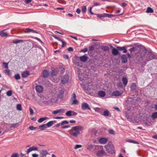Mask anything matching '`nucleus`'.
<instances>
[{
	"label": "nucleus",
	"mask_w": 157,
	"mask_h": 157,
	"mask_svg": "<svg viewBox=\"0 0 157 157\" xmlns=\"http://www.w3.org/2000/svg\"><path fill=\"white\" fill-rule=\"evenodd\" d=\"M6 94L8 96H11L12 95V91L11 90L8 91L6 92Z\"/></svg>",
	"instance_id": "obj_43"
},
{
	"label": "nucleus",
	"mask_w": 157,
	"mask_h": 157,
	"mask_svg": "<svg viewBox=\"0 0 157 157\" xmlns=\"http://www.w3.org/2000/svg\"><path fill=\"white\" fill-rule=\"evenodd\" d=\"M22 41V40H14L13 41V43L15 44H17L21 42Z\"/></svg>",
	"instance_id": "obj_40"
},
{
	"label": "nucleus",
	"mask_w": 157,
	"mask_h": 157,
	"mask_svg": "<svg viewBox=\"0 0 157 157\" xmlns=\"http://www.w3.org/2000/svg\"><path fill=\"white\" fill-rule=\"evenodd\" d=\"M29 75V72L28 71H26L23 72L22 74L21 75L22 77L25 78L26 77Z\"/></svg>",
	"instance_id": "obj_18"
},
{
	"label": "nucleus",
	"mask_w": 157,
	"mask_h": 157,
	"mask_svg": "<svg viewBox=\"0 0 157 157\" xmlns=\"http://www.w3.org/2000/svg\"><path fill=\"white\" fill-rule=\"evenodd\" d=\"M40 153L42 157H44L48 154V152L46 150H43L41 151Z\"/></svg>",
	"instance_id": "obj_19"
},
{
	"label": "nucleus",
	"mask_w": 157,
	"mask_h": 157,
	"mask_svg": "<svg viewBox=\"0 0 157 157\" xmlns=\"http://www.w3.org/2000/svg\"><path fill=\"white\" fill-rule=\"evenodd\" d=\"M98 95L101 97H104L105 95V93L102 91H101L98 92Z\"/></svg>",
	"instance_id": "obj_25"
},
{
	"label": "nucleus",
	"mask_w": 157,
	"mask_h": 157,
	"mask_svg": "<svg viewBox=\"0 0 157 157\" xmlns=\"http://www.w3.org/2000/svg\"><path fill=\"white\" fill-rule=\"evenodd\" d=\"M92 8H93V7H91L89 10V11L90 13L92 15H93L94 14V13L92 11Z\"/></svg>",
	"instance_id": "obj_56"
},
{
	"label": "nucleus",
	"mask_w": 157,
	"mask_h": 157,
	"mask_svg": "<svg viewBox=\"0 0 157 157\" xmlns=\"http://www.w3.org/2000/svg\"><path fill=\"white\" fill-rule=\"evenodd\" d=\"M68 122L66 121H63V122H62L61 124V125H63L64 124H68Z\"/></svg>",
	"instance_id": "obj_52"
},
{
	"label": "nucleus",
	"mask_w": 157,
	"mask_h": 157,
	"mask_svg": "<svg viewBox=\"0 0 157 157\" xmlns=\"http://www.w3.org/2000/svg\"><path fill=\"white\" fill-rule=\"evenodd\" d=\"M18 154L17 153H14L13 154L11 157H18Z\"/></svg>",
	"instance_id": "obj_48"
},
{
	"label": "nucleus",
	"mask_w": 157,
	"mask_h": 157,
	"mask_svg": "<svg viewBox=\"0 0 157 157\" xmlns=\"http://www.w3.org/2000/svg\"><path fill=\"white\" fill-rule=\"evenodd\" d=\"M5 29H4L0 31V36L2 37H5L7 36H8V33L7 32H5Z\"/></svg>",
	"instance_id": "obj_14"
},
{
	"label": "nucleus",
	"mask_w": 157,
	"mask_h": 157,
	"mask_svg": "<svg viewBox=\"0 0 157 157\" xmlns=\"http://www.w3.org/2000/svg\"><path fill=\"white\" fill-rule=\"evenodd\" d=\"M122 81L124 85L126 86L128 82L127 79L126 78L124 77L122 78Z\"/></svg>",
	"instance_id": "obj_31"
},
{
	"label": "nucleus",
	"mask_w": 157,
	"mask_h": 157,
	"mask_svg": "<svg viewBox=\"0 0 157 157\" xmlns=\"http://www.w3.org/2000/svg\"><path fill=\"white\" fill-rule=\"evenodd\" d=\"M127 5V4L126 3H124V2H123L122 4V5L121 6H123V7H124V6H126Z\"/></svg>",
	"instance_id": "obj_63"
},
{
	"label": "nucleus",
	"mask_w": 157,
	"mask_h": 157,
	"mask_svg": "<svg viewBox=\"0 0 157 157\" xmlns=\"http://www.w3.org/2000/svg\"><path fill=\"white\" fill-rule=\"evenodd\" d=\"M136 86L135 83H133L131 87V89H135L136 87Z\"/></svg>",
	"instance_id": "obj_44"
},
{
	"label": "nucleus",
	"mask_w": 157,
	"mask_h": 157,
	"mask_svg": "<svg viewBox=\"0 0 157 157\" xmlns=\"http://www.w3.org/2000/svg\"><path fill=\"white\" fill-rule=\"evenodd\" d=\"M29 111H30V115H33L34 113V112H33V109L31 107L29 108Z\"/></svg>",
	"instance_id": "obj_47"
},
{
	"label": "nucleus",
	"mask_w": 157,
	"mask_h": 157,
	"mask_svg": "<svg viewBox=\"0 0 157 157\" xmlns=\"http://www.w3.org/2000/svg\"><path fill=\"white\" fill-rule=\"evenodd\" d=\"M55 121H51L48 122L46 124L47 127H49L52 126Z\"/></svg>",
	"instance_id": "obj_27"
},
{
	"label": "nucleus",
	"mask_w": 157,
	"mask_h": 157,
	"mask_svg": "<svg viewBox=\"0 0 157 157\" xmlns=\"http://www.w3.org/2000/svg\"><path fill=\"white\" fill-rule=\"evenodd\" d=\"M154 58L153 55L150 53H149L147 55V56L146 59V61H148Z\"/></svg>",
	"instance_id": "obj_13"
},
{
	"label": "nucleus",
	"mask_w": 157,
	"mask_h": 157,
	"mask_svg": "<svg viewBox=\"0 0 157 157\" xmlns=\"http://www.w3.org/2000/svg\"><path fill=\"white\" fill-rule=\"evenodd\" d=\"M112 53L113 55H117L118 54V51L115 48H113L112 50Z\"/></svg>",
	"instance_id": "obj_32"
},
{
	"label": "nucleus",
	"mask_w": 157,
	"mask_h": 157,
	"mask_svg": "<svg viewBox=\"0 0 157 157\" xmlns=\"http://www.w3.org/2000/svg\"><path fill=\"white\" fill-rule=\"evenodd\" d=\"M94 147V145L92 144L89 145L87 147V149L88 150H90Z\"/></svg>",
	"instance_id": "obj_35"
},
{
	"label": "nucleus",
	"mask_w": 157,
	"mask_h": 157,
	"mask_svg": "<svg viewBox=\"0 0 157 157\" xmlns=\"http://www.w3.org/2000/svg\"><path fill=\"white\" fill-rule=\"evenodd\" d=\"M152 117L154 119L156 118L157 117V112L153 113L152 115Z\"/></svg>",
	"instance_id": "obj_39"
},
{
	"label": "nucleus",
	"mask_w": 157,
	"mask_h": 157,
	"mask_svg": "<svg viewBox=\"0 0 157 157\" xmlns=\"http://www.w3.org/2000/svg\"><path fill=\"white\" fill-rule=\"evenodd\" d=\"M35 88L36 91L39 93H42L43 91V87L40 85H38L36 86Z\"/></svg>",
	"instance_id": "obj_8"
},
{
	"label": "nucleus",
	"mask_w": 157,
	"mask_h": 157,
	"mask_svg": "<svg viewBox=\"0 0 157 157\" xmlns=\"http://www.w3.org/2000/svg\"><path fill=\"white\" fill-rule=\"evenodd\" d=\"M88 50V49L87 48H85L83 49L81 51V52H82L84 53H85L87 52Z\"/></svg>",
	"instance_id": "obj_50"
},
{
	"label": "nucleus",
	"mask_w": 157,
	"mask_h": 157,
	"mask_svg": "<svg viewBox=\"0 0 157 157\" xmlns=\"http://www.w3.org/2000/svg\"><path fill=\"white\" fill-rule=\"evenodd\" d=\"M76 12L78 14H79L81 12V10L80 9H79V8L77 9L76 10Z\"/></svg>",
	"instance_id": "obj_57"
},
{
	"label": "nucleus",
	"mask_w": 157,
	"mask_h": 157,
	"mask_svg": "<svg viewBox=\"0 0 157 157\" xmlns=\"http://www.w3.org/2000/svg\"><path fill=\"white\" fill-rule=\"evenodd\" d=\"M109 132L110 134L114 135L115 134L114 131L112 129H109Z\"/></svg>",
	"instance_id": "obj_38"
},
{
	"label": "nucleus",
	"mask_w": 157,
	"mask_h": 157,
	"mask_svg": "<svg viewBox=\"0 0 157 157\" xmlns=\"http://www.w3.org/2000/svg\"><path fill=\"white\" fill-rule=\"evenodd\" d=\"M63 94L64 92L63 91H62L59 92L58 94V98L62 99L63 97Z\"/></svg>",
	"instance_id": "obj_28"
},
{
	"label": "nucleus",
	"mask_w": 157,
	"mask_h": 157,
	"mask_svg": "<svg viewBox=\"0 0 157 157\" xmlns=\"http://www.w3.org/2000/svg\"><path fill=\"white\" fill-rule=\"evenodd\" d=\"M82 147V145H81L77 144L75 145V147H74V148L75 149H76L78 148H81Z\"/></svg>",
	"instance_id": "obj_46"
},
{
	"label": "nucleus",
	"mask_w": 157,
	"mask_h": 157,
	"mask_svg": "<svg viewBox=\"0 0 157 157\" xmlns=\"http://www.w3.org/2000/svg\"><path fill=\"white\" fill-rule=\"evenodd\" d=\"M69 77L68 75H66L63 76L61 78V82L63 84L67 83L68 81Z\"/></svg>",
	"instance_id": "obj_4"
},
{
	"label": "nucleus",
	"mask_w": 157,
	"mask_h": 157,
	"mask_svg": "<svg viewBox=\"0 0 157 157\" xmlns=\"http://www.w3.org/2000/svg\"><path fill=\"white\" fill-rule=\"evenodd\" d=\"M146 12L147 13H152L153 12V10L151 8L148 7L147 8Z\"/></svg>",
	"instance_id": "obj_33"
},
{
	"label": "nucleus",
	"mask_w": 157,
	"mask_h": 157,
	"mask_svg": "<svg viewBox=\"0 0 157 157\" xmlns=\"http://www.w3.org/2000/svg\"><path fill=\"white\" fill-rule=\"evenodd\" d=\"M18 126V123H15V124H11V125L10 127L11 128H14L15 127H17Z\"/></svg>",
	"instance_id": "obj_37"
},
{
	"label": "nucleus",
	"mask_w": 157,
	"mask_h": 157,
	"mask_svg": "<svg viewBox=\"0 0 157 157\" xmlns=\"http://www.w3.org/2000/svg\"><path fill=\"white\" fill-rule=\"evenodd\" d=\"M54 118L56 119H61L63 118V117H55Z\"/></svg>",
	"instance_id": "obj_58"
},
{
	"label": "nucleus",
	"mask_w": 157,
	"mask_h": 157,
	"mask_svg": "<svg viewBox=\"0 0 157 157\" xmlns=\"http://www.w3.org/2000/svg\"><path fill=\"white\" fill-rule=\"evenodd\" d=\"M25 32L26 33H36L37 34H39V33L38 32L33 30V29L29 28L26 29L25 30Z\"/></svg>",
	"instance_id": "obj_12"
},
{
	"label": "nucleus",
	"mask_w": 157,
	"mask_h": 157,
	"mask_svg": "<svg viewBox=\"0 0 157 157\" xmlns=\"http://www.w3.org/2000/svg\"><path fill=\"white\" fill-rule=\"evenodd\" d=\"M5 72L8 75H9L10 74V71L9 70H5Z\"/></svg>",
	"instance_id": "obj_60"
},
{
	"label": "nucleus",
	"mask_w": 157,
	"mask_h": 157,
	"mask_svg": "<svg viewBox=\"0 0 157 157\" xmlns=\"http://www.w3.org/2000/svg\"><path fill=\"white\" fill-rule=\"evenodd\" d=\"M17 109L18 110H21L22 109H21V105L20 104H18L17 105Z\"/></svg>",
	"instance_id": "obj_42"
},
{
	"label": "nucleus",
	"mask_w": 157,
	"mask_h": 157,
	"mask_svg": "<svg viewBox=\"0 0 157 157\" xmlns=\"http://www.w3.org/2000/svg\"><path fill=\"white\" fill-rule=\"evenodd\" d=\"M70 122L71 123H74L76 121L75 120H71L70 121Z\"/></svg>",
	"instance_id": "obj_64"
},
{
	"label": "nucleus",
	"mask_w": 157,
	"mask_h": 157,
	"mask_svg": "<svg viewBox=\"0 0 157 157\" xmlns=\"http://www.w3.org/2000/svg\"><path fill=\"white\" fill-rule=\"evenodd\" d=\"M81 107L83 110H85L87 109L90 110V108L89 105L86 103H83Z\"/></svg>",
	"instance_id": "obj_7"
},
{
	"label": "nucleus",
	"mask_w": 157,
	"mask_h": 157,
	"mask_svg": "<svg viewBox=\"0 0 157 157\" xmlns=\"http://www.w3.org/2000/svg\"><path fill=\"white\" fill-rule=\"evenodd\" d=\"M99 150L97 152L96 155L98 157H103L107 155V154L104 150L103 146L101 145L98 146Z\"/></svg>",
	"instance_id": "obj_2"
},
{
	"label": "nucleus",
	"mask_w": 157,
	"mask_h": 157,
	"mask_svg": "<svg viewBox=\"0 0 157 157\" xmlns=\"http://www.w3.org/2000/svg\"><path fill=\"white\" fill-rule=\"evenodd\" d=\"M106 151L108 153L112 154L113 152V148L110 145H107L104 146Z\"/></svg>",
	"instance_id": "obj_6"
},
{
	"label": "nucleus",
	"mask_w": 157,
	"mask_h": 157,
	"mask_svg": "<svg viewBox=\"0 0 157 157\" xmlns=\"http://www.w3.org/2000/svg\"><path fill=\"white\" fill-rule=\"evenodd\" d=\"M61 40L62 42V46L63 47L64 46H65L66 44V43L64 42L63 40Z\"/></svg>",
	"instance_id": "obj_53"
},
{
	"label": "nucleus",
	"mask_w": 157,
	"mask_h": 157,
	"mask_svg": "<svg viewBox=\"0 0 157 157\" xmlns=\"http://www.w3.org/2000/svg\"><path fill=\"white\" fill-rule=\"evenodd\" d=\"M72 97L71 98V100L72 102V104L73 105H76L78 103V101L76 100V95L74 93L72 94Z\"/></svg>",
	"instance_id": "obj_5"
},
{
	"label": "nucleus",
	"mask_w": 157,
	"mask_h": 157,
	"mask_svg": "<svg viewBox=\"0 0 157 157\" xmlns=\"http://www.w3.org/2000/svg\"><path fill=\"white\" fill-rule=\"evenodd\" d=\"M57 73V70L56 69L52 68L51 74V75L54 76Z\"/></svg>",
	"instance_id": "obj_26"
},
{
	"label": "nucleus",
	"mask_w": 157,
	"mask_h": 157,
	"mask_svg": "<svg viewBox=\"0 0 157 157\" xmlns=\"http://www.w3.org/2000/svg\"><path fill=\"white\" fill-rule=\"evenodd\" d=\"M94 109L95 110V111L98 112L100 111V108H98V107H96L94 108Z\"/></svg>",
	"instance_id": "obj_54"
},
{
	"label": "nucleus",
	"mask_w": 157,
	"mask_h": 157,
	"mask_svg": "<svg viewBox=\"0 0 157 157\" xmlns=\"http://www.w3.org/2000/svg\"><path fill=\"white\" fill-rule=\"evenodd\" d=\"M87 56V55L85 54V55H84L82 56H80L79 57V59H80V60L82 62H85L88 59V57Z\"/></svg>",
	"instance_id": "obj_15"
},
{
	"label": "nucleus",
	"mask_w": 157,
	"mask_h": 157,
	"mask_svg": "<svg viewBox=\"0 0 157 157\" xmlns=\"http://www.w3.org/2000/svg\"><path fill=\"white\" fill-rule=\"evenodd\" d=\"M71 111L69 110L67 111L66 113V115L67 116L70 117L71 116Z\"/></svg>",
	"instance_id": "obj_36"
},
{
	"label": "nucleus",
	"mask_w": 157,
	"mask_h": 157,
	"mask_svg": "<svg viewBox=\"0 0 157 157\" xmlns=\"http://www.w3.org/2000/svg\"><path fill=\"white\" fill-rule=\"evenodd\" d=\"M38 149L37 147L35 146H32L30 147L26 151V153L28 154L29 152L33 151H38Z\"/></svg>",
	"instance_id": "obj_10"
},
{
	"label": "nucleus",
	"mask_w": 157,
	"mask_h": 157,
	"mask_svg": "<svg viewBox=\"0 0 157 157\" xmlns=\"http://www.w3.org/2000/svg\"><path fill=\"white\" fill-rule=\"evenodd\" d=\"M128 119L130 121H136L137 120V117L136 114L133 113L131 116H128V114H126V116Z\"/></svg>",
	"instance_id": "obj_3"
},
{
	"label": "nucleus",
	"mask_w": 157,
	"mask_h": 157,
	"mask_svg": "<svg viewBox=\"0 0 157 157\" xmlns=\"http://www.w3.org/2000/svg\"><path fill=\"white\" fill-rule=\"evenodd\" d=\"M71 116H75L77 115V113L73 111H71Z\"/></svg>",
	"instance_id": "obj_55"
},
{
	"label": "nucleus",
	"mask_w": 157,
	"mask_h": 157,
	"mask_svg": "<svg viewBox=\"0 0 157 157\" xmlns=\"http://www.w3.org/2000/svg\"><path fill=\"white\" fill-rule=\"evenodd\" d=\"M83 127L81 126L73 127L71 128V130L75 132L70 133V134L71 136L76 137L80 134L79 131L83 130Z\"/></svg>",
	"instance_id": "obj_1"
},
{
	"label": "nucleus",
	"mask_w": 157,
	"mask_h": 157,
	"mask_svg": "<svg viewBox=\"0 0 157 157\" xmlns=\"http://www.w3.org/2000/svg\"><path fill=\"white\" fill-rule=\"evenodd\" d=\"M3 64L6 69H7L8 68V63L3 62Z\"/></svg>",
	"instance_id": "obj_45"
},
{
	"label": "nucleus",
	"mask_w": 157,
	"mask_h": 157,
	"mask_svg": "<svg viewBox=\"0 0 157 157\" xmlns=\"http://www.w3.org/2000/svg\"><path fill=\"white\" fill-rule=\"evenodd\" d=\"M121 94L119 91H115L112 93V96H121Z\"/></svg>",
	"instance_id": "obj_20"
},
{
	"label": "nucleus",
	"mask_w": 157,
	"mask_h": 157,
	"mask_svg": "<svg viewBox=\"0 0 157 157\" xmlns=\"http://www.w3.org/2000/svg\"><path fill=\"white\" fill-rule=\"evenodd\" d=\"M29 128L31 130H33L36 129V128L34 127L33 126H31L29 127Z\"/></svg>",
	"instance_id": "obj_51"
},
{
	"label": "nucleus",
	"mask_w": 157,
	"mask_h": 157,
	"mask_svg": "<svg viewBox=\"0 0 157 157\" xmlns=\"http://www.w3.org/2000/svg\"><path fill=\"white\" fill-rule=\"evenodd\" d=\"M87 10L86 7L85 6H84L82 7V13H85Z\"/></svg>",
	"instance_id": "obj_34"
},
{
	"label": "nucleus",
	"mask_w": 157,
	"mask_h": 157,
	"mask_svg": "<svg viewBox=\"0 0 157 157\" xmlns=\"http://www.w3.org/2000/svg\"><path fill=\"white\" fill-rule=\"evenodd\" d=\"M46 124H44L39 126V128L40 130H43L47 128Z\"/></svg>",
	"instance_id": "obj_24"
},
{
	"label": "nucleus",
	"mask_w": 157,
	"mask_h": 157,
	"mask_svg": "<svg viewBox=\"0 0 157 157\" xmlns=\"http://www.w3.org/2000/svg\"><path fill=\"white\" fill-rule=\"evenodd\" d=\"M103 115L105 117H108L109 115V112L108 110H105L103 113Z\"/></svg>",
	"instance_id": "obj_30"
},
{
	"label": "nucleus",
	"mask_w": 157,
	"mask_h": 157,
	"mask_svg": "<svg viewBox=\"0 0 157 157\" xmlns=\"http://www.w3.org/2000/svg\"><path fill=\"white\" fill-rule=\"evenodd\" d=\"M64 110L63 109L53 111L52 113L53 114H56L59 113H63L64 112Z\"/></svg>",
	"instance_id": "obj_11"
},
{
	"label": "nucleus",
	"mask_w": 157,
	"mask_h": 157,
	"mask_svg": "<svg viewBox=\"0 0 157 157\" xmlns=\"http://www.w3.org/2000/svg\"><path fill=\"white\" fill-rule=\"evenodd\" d=\"M97 16L98 18L101 19L102 17H109V14L105 13L101 14H99L97 15Z\"/></svg>",
	"instance_id": "obj_16"
},
{
	"label": "nucleus",
	"mask_w": 157,
	"mask_h": 157,
	"mask_svg": "<svg viewBox=\"0 0 157 157\" xmlns=\"http://www.w3.org/2000/svg\"><path fill=\"white\" fill-rule=\"evenodd\" d=\"M117 49L118 50L122 51L123 50V52L126 53L127 52V50L124 47H118Z\"/></svg>",
	"instance_id": "obj_23"
},
{
	"label": "nucleus",
	"mask_w": 157,
	"mask_h": 157,
	"mask_svg": "<svg viewBox=\"0 0 157 157\" xmlns=\"http://www.w3.org/2000/svg\"><path fill=\"white\" fill-rule=\"evenodd\" d=\"M115 15L113 14H109V17H115Z\"/></svg>",
	"instance_id": "obj_62"
},
{
	"label": "nucleus",
	"mask_w": 157,
	"mask_h": 157,
	"mask_svg": "<svg viewBox=\"0 0 157 157\" xmlns=\"http://www.w3.org/2000/svg\"><path fill=\"white\" fill-rule=\"evenodd\" d=\"M121 60L122 62L125 63L128 61L127 58L126 56L124 55H123L121 57Z\"/></svg>",
	"instance_id": "obj_17"
},
{
	"label": "nucleus",
	"mask_w": 157,
	"mask_h": 157,
	"mask_svg": "<svg viewBox=\"0 0 157 157\" xmlns=\"http://www.w3.org/2000/svg\"><path fill=\"white\" fill-rule=\"evenodd\" d=\"M48 118V117H41L39 118L38 120V121L39 123H41L45 120H46Z\"/></svg>",
	"instance_id": "obj_29"
},
{
	"label": "nucleus",
	"mask_w": 157,
	"mask_h": 157,
	"mask_svg": "<svg viewBox=\"0 0 157 157\" xmlns=\"http://www.w3.org/2000/svg\"><path fill=\"white\" fill-rule=\"evenodd\" d=\"M78 76L80 80L81 81L86 79V78L84 77L82 74H80L79 72L78 73Z\"/></svg>",
	"instance_id": "obj_21"
},
{
	"label": "nucleus",
	"mask_w": 157,
	"mask_h": 157,
	"mask_svg": "<svg viewBox=\"0 0 157 157\" xmlns=\"http://www.w3.org/2000/svg\"><path fill=\"white\" fill-rule=\"evenodd\" d=\"M68 50L69 51H73V49L72 47H70L68 48Z\"/></svg>",
	"instance_id": "obj_61"
},
{
	"label": "nucleus",
	"mask_w": 157,
	"mask_h": 157,
	"mask_svg": "<svg viewBox=\"0 0 157 157\" xmlns=\"http://www.w3.org/2000/svg\"><path fill=\"white\" fill-rule=\"evenodd\" d=\"M32 157H38V155L36 154H34L32 155Z\"/></svg>",
	"instance_id": "obj_59"
},
{
	"label": "nucleus",
	"mask_w": 157,
	"mask_h": 157,
	"mask_svg": "<svg viewBox=\"0 0 157 157\" xmlns=\"http://www.w3.org/2000/svg\"><path fill=\"white\" fill-rule=\"evenodd\" d=\"M129 142H130V143H133V144H139V143L138 142L135 141V140H130L129 141Z\"/></svg>",
	"instance_id": "obj_49"
},
{
	"label": "nucleus",
	"mask_w": 157,
	"mask_h": 157,
	"mask_svg": "<svg viewBox=\"0 0 157 157\" xmlns=\"http://www.w3.org/2000/svg\"><path fill=\"white\" fill-rule=\"evenodd\" d=\"M108 139L105 138H101L98 140L99 143L101 144H105L108 141Z\"/></svg>",
	"instance_id": "obj_9"
},
{
	"label": "nucleus",
	"mask_w": 157,
	"mask_h": 157,
	"mask_svg": "<svg viewBox=\"0 0 157 157\" xmlns=\"http://www.w3.org/2000/svg\"><path fill=\"white\" fill-rule=\"evenodd\" d=\"M14 78L16 80H19L20 79V76L19 74H17L14 75Z\"/></svg>",
	"instance_id": "obj_41"
},
{
	"label": "nucleus",
	"mask_w": 157,
	"mask_h": 157,
	"mask_svg": "<svg viewBox=\"0 0 157 157\" xmlns=\"http://www.w3.org/2000/svg\"><path fill=\"white\" fill-rule=\"evenodd\" d=\"M43 75L44 77L47 78L48 76L49 73L47 70H44L43 72Z\"/></svg>",
	"instance_id": "obj_22"
}]
</instances>
